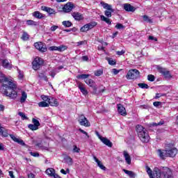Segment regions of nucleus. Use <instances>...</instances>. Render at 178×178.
<instances>
[{
  "label": "nucleus",
  "instance_id": "18",
  "mask_svg": "<svg viewBox=\"0 0 178 178\" xmlns=\"http://www.w3.org/2000/svg\"><path fill=\"white\" fill-rule=\"evenodd\" d=\"M168 157L170 158H175L176 155L177 154V148H171L169 149H167Z\"/></svg>",
  "mask_w": 178,
  "mask_h": 178
},
{
  "label": "nucleus",
  "instance_id": "48",
  "mask_svg": "<svg viewBox=\"0 0 178 178\" xmlns=\"http://www.w3.org/2000/svg\"><path fill=\"white\" fill-rule=\"evenodd\" d=\"M147 80L149 81H155V76L152 74H149L147 76Z\"/></svg>",
  "mask_w": 178,
  "mask_h": 178
},
{
  "label": "nucleus",
  "instance_id": "30",
  "mask_svg": "<svg viewBox=\"0 0 178 178\" xmlns=\"http://www.w3.org/2000/svg\"><path fill=\"white\" fill-rule=\"evenodd\" d=\"M124 173H125L126 175H127L129 177H130L131 178H134L136 177V173H134V172L133 171H129L125 169L122 170Z\"/></svg>",
  "mask_w": 178,
  "mask_h": 178
},
{
  "label": "nucleus",
  "instance_id": "5",
  "mask_svg": "<svg viewBox=\"0 0 178 178\" xmlns=\"http://www.w3.org/2000/svg\"><path fill=\"white\" fill-rule=\"evenodd\" d=\"M138 77H140V71L136 69L129 70L126 76L127 80H136Z\"/></svg>",
  "mask_w": 178,
  "mask_h": 178
},
{
  "label": "nucleus",
  "instance_id": "63",
  "mask_svg": "<svg viewBox=\"0 0 178 178\" xmlns=\"http://www.w3.org/2000/svg\"><path fill=\"white\" fill-rule=\"evenodd\" d=\"M5 149V146H3V144L0 143V151H3Z\"/></svg>",
  "mask_w": 178,
  "mask_h": 178
},
{
  "label": "nucleus",
  "instance_id": "41",
  "mask_svg": "<svg viewBox=\"0 0 178 178\" xmlns=\"http://www.w3.org/2000/svg\"><path fill=\"white\" fill-rule=\"evenodd\" d=\"M26 24L28 26H37V22L35 21L31 20V19H28L26 21Z\"/></svg>",
  "mask_w": 178,
  "mask_h": 178
},
{
  "label": "nucleus",
  "instance_id": "39",
  "mask_svg": "<svg viewBox=\"0 0 178 178\" xmlns=\"http://www.w3.org/2000/svg\"><path fill=\"white\" fill-rule=\"evenodd\" d=\"M143 19L144 22H146L147 23H153L152 19H151L147 15H143Z\"/></svg>",
  "mask_w": 178,
  "mask_h": 178
},
{
  "label": "nucleus",
  "instance_id": "35",
  "mask_svg": "<svg viewBox=\"0 0 178 178\" xmlns=\"http://www.w3.org/2000/svg\"><path fill=\"white\" fill-rule=\"evenodd\" d=\"M38 106H40V108H48L49 104L47 102H40L38 103Z\"/></svg>",
  "mask_w": 178,
  "mask_h": 178
},
{
  "label": "nucleus",
  "instance_id": "14",
  "mask_svg": "<svg viewBox=\"0 0 178 178\" xmlns=\"http://www.w3.org/2000/svg\"><path fill=\"white\" fill-rule=\"evenodd\" d=\"M49 49V51H58V52H63V51H66V49H67V46L63 44L58 47L51 46Z\"/></svg>",
  "mask_w": 178,
  "mask_h": 178
},
{
  "label": "nucleus",
  "instance_id": "59",
  "mask_svg": "<svg viewBox=\"0 0 178 178\" xmlns=\"http://www.w3.org/2000/svg\"><path fill=\"white\" fill-rule=\"evenodd\" d=\"M28 178H35V175L31 172L28 174Z\"/></svg>",
  "mask_w": 178,
  "mask_h": 178
},
{
  "label": "nucleus",
  "instance_id": "46",
  "mask_svg": "<svg viewBox=\"0 0 178 178\" xmlns=\"http://www.w3.org/2000/svg\"><path fill=\"white\" fill-rule=\"evenodd\" d=\"M162 124H165V121L162 120V121H160L159 123H156V122L152 123V126H154V127L162 126Z\"/></svg>",
  "mask_w": 178,
  "mask_h": 178
},
{
  "label": "nucleus",
  "instance_id": "11",
  "mask_svg": "<svg viewBox=\"0 0 178 178\" xmlns=\"http://www.w3.org/2000/svg\"><path fill=\"white\" fill-rule=\"evenodd\" d=\"M34 47L40 52H47V44L42 43V42H35L34 44Z\"/></svg>",
  "mask_w": 178,
  "mask_h": 178
},
{
  "label": "nucleus",
  "instance_id": "36",
  "mask_svg": "<svg viewBox=\"0 0 178 178\" xmlns=\"http://www.w3.org/2000/svg\"><path fill=\"white\" fill-rule=\"evenodd\" d=\"M39 79H41V80H44V81H48V76L45 75L44 73H40L38 74Z\"/></svg>",
  "mask_w": 178,
  "mask_h": 178
},
{
  "label": "nucleus",
  "instance_id": "55",
  "mask_svg": "<svg viewBox=\"0 0 178 178\" xmlns=\"http://www.w3.org/2000/svg\"><path fill=\"white\" fill-rule=\"evenodd\" d=\"M161 97H165V94H163V93H156L154 98L156 99H158V98H161Z\"/></svg>",
  "mask_w": 178,
  "mask_h": 178
},
{
  "label": "nucleus",
  "instance_id": "21",
  "mask_svg": "<svg viewBox=\"0 0 178 178\" xmlns=\"http://www.w3.org/2000/svg\"><path fill=\"white\" fill-rule=\"evenodd\" d=\"M124 9L127 12H135L136 11V8L129 3L124 4Z\"/></svg>",
  "mask_w": 178,
  "mask_h": 178
},
{
  "label": "nucleus",
  "instance_id": "44",
  "mask_svg": "<svg viewBox=\"0 0 178 178\" xmlns=\"http://www.w3.org/2000/svg\"><path fill=\"white\" fill-rule=\"evenodd\" d=\"M18 115L22 118V120H27V116H26V114H24V113L19 112Z\"/></svg>",
  "mask_w": 178,
  "mask_h": 178
},
{
  "label": "nucleus",
  "instance_id": "52",
  "mask_svg": "<svg viewBox=\"0 0 178 178\" xmlns=\"http://www.w3.org/2000/svg\"><path fill=\"white\" fill-rule=\"evenodd\" d=\"M81 133L83 134H85L87 138H90V135H88V133H87L86 131L81 129V128L79 129Z\"/></svg>",
  "mask_w": 178,
  "mask_h": 178
},
{
  "label": "nucleus",
  "instance_id": "47",
  "mask_svg": "<svg viewBox=\"0 0 178 178\" xmlns=\"http://www.w3.org/2000/svg\"><path fill=\"white\" fill-rule=\"evenodd\" d=\"M103 73H104V71H102V70H99L95 72V76H102Z\"/></svg>",
  "mask_w": 178,
  "mask_h": 178
},
{
  "label": "nucleus",
  "instance_id": "3",
  "mask_svg": "<svg viewBox=\"0 0 178 178\" xmlns=\"http://www.w3.org/2000/svg\"><path fill=\"white\" fill-rule=\"evenodd\" d=\"M102 6L104 8V9H106V10L104 11V15H100V19L102 22H105L107 24H112V21H111V19L109 17H112V13L115 12V10L112 8V5L106 3L104 1H102L101 3Z\"/></svg>",
  "mask_w": 178,
  "mask_h": 178
},
{
  "label": "nucleus",
  "instance_id": "34",
  "mask_svg": "<svg viewBox=\"0 0 178 178\" xmlns=\"http://www.w3.org/2000/svg\"><path fill=\"white\" fill-rule=\"evenodd\" d=\"M64 161H65L66 163H67V165H73V159H72V158H70V156H65L64 159Z\"/></svg>",
  "mask_w": 178,
  "mask_h": 178
},
{
  "label": "nucleus",
  "instance_id": "22",
  "mask_svg": "<svg viewBox=\"0 0 178 178\" xmlns=\"http://www.w3.org/2000/svg\"><path fill=\"white\" fill-rule=\"evenodd\" d=\"M42 10L47 12L49 15H55V13H56L54 8H51L47 6H42Z\"/></svg>",
  "mask_w": 178,
  "mask_h": 178
},
{
  "label": "nucleus",
  "instance_id": "27",
  "mask_svg": "<svg viewBox=\"0 0 178 178\" xmlns=\"http://www.w3.org/2000/svg\"><path fill=\"white\" fill-rule=\"evenodd\" d=\"M33 16L34 17H36V19H44V17H45V15H44V14L40 13L39 11L33 12Z\"/></svg>",
  "mask_w": 178,
  "mask_h": 178
},
{
  "label": "nucleus",
  "instance_id": "45",
  "mask_svg": "<svg viewBox=\"0 0 178 178\" xmlns=\"http://www.w3.org/2000/svg\"><path fill=\"white\" fill-rule=\"evenodd\" d=\"M41 99L43 100V102H49V99L51 98H49L48 96H45V95H42L41 96Z\"/></svg>",
  "mask_w": 178,
  "mask_h": 178
},
{
  "label": "nucleus",
  "instance_id": "7",
  "mask_svg": "<svg viewBox=\"0 0 178 178\" xmlns=\"http://www.w3.org/2000/svg\"><path fill=\"white\" fill-rule=\"evenodd\" d=\"M78 122L81 126H84V127H90L91 126L90 121L83 114L78 116Z\"/></svg>",
  "mask_w": 178,
  "mask_h": 178
},
{
  "label": "nucleus",
  "instance_id": "31",
  "mask_svg": "<svg viewBox=\"0 0 178 178\" xmlns=\"http://www.w3.org/2000/svg\"><path fill=\"white\" fill-rule=\"evenodd\" d=\"M46 173L51 177H54L56 175L54 168H48L47 170H46Z\"/></svg>",
  "mask_w": 178,
  "mask_h": 178
},
{
  "label": "nucleus",
  "instance_id": "56",
  "mask_svg": "<svg viewBox=\"0 0 178 178\" xmlns=\"http://www.w3.org/2000/svg\"><path fill=\"white\" fill-rule=\"evenodd\" d=\"M57 29H59V26L54 25L50 28V31H56Z\"/></svg>",
  "mask_w": 178,
  "mask_h": 178
},
{
  "label": "nucleus",
  "instance_id": "28",
  "mask_svg": "<svg viewBox=\"0 0 178 178\" xmlns=\"http://www.w3.org/2000/svg\"><path fill=\"white\" fill-rule=\"evenodd\" d=\"M2 65L6 69H12V64L8 60H3Z\"/></svg>",
  "mask_w": 178,
  "mask_h": 178
},
{
  "label": "nucleus",
  "instance_id": "9",
  "mask_svg": "<svg viewBox=\"0 0 178 178\" xmlns=\"http://www.w3.org/2000/svg\"><path fill=\"white\" fill-rule=\"evenodd\" d=\"M32 123H33V124H29L28 125L29 129H30V130H32V131L38 130V127H40V126H41V124H40V121H38V120H37L35 118L32 119Z\"/></svg>",
  "mask_w": 178,
  "mask_h": 178
},
{
  "label": "nucleus",
  "instance_id": "20",
  "mask_svg": "<svg viewBox=\"0 0 178 178\" xmlns=\"http://www.w3.org/2000/svg\"><path fill=\"white\" fill-rule=\"evenodd\" d=\"M123 156H124L126 163L128 165H131V157L130 156V154H129L127 151L123 152Z\"/></svg>",
  "mask_w": 178,
  "mask_h": 178
},
{
  "label": "nucleus",
  "instance_id": "64",
  "mask_svg": "<svg viewBox=\"0 0 178 178\" xmlns=\"http://www.w3.org/2000/svg\"><path fill=\"white\" fill-rule=\"evenodd\" d=\"M9 176L11 178H15V175H13V171H9Z\"/></svg>",
  "mask_w": 178,
  "mask_h": 178
},
{
  "label": "nucleus",
  "instance_id": "50",
  "mask_svg": "<svg viewBox=\"0 0 178 178\" xmlns=\"http://www.w3.org/2000/svg\"><path fill=\"white\" fill-rule=\"evenodd\" d=\"M120 72H122V70H117L116 68H113L112 70V73H113V74H115V76H116V74H118Z\"/></svg>",
  "mask_w": 178,
  "mask_h": 178
},
{
  "label": "nucleus",
  "instance_id": "19",
  "mask_svg": "<svg viewBox=\"0 0 178 178\" xmlns=\"http://www.w3.org/2000/svg\"><path fill=\"white\" fill-rule=\"evenodd\" d=\"M72 16L78 22H79L80 20H83L84 19V16L83 15V14L77 12L72 13Z\"/></svg>",
  "mask_w": 178,
  "mask_h": 178
},
{
  "label": "nucleus",
  "instance_id": "13",
  "mask_svg": "<svg viewBox=\"0 0 178 178\" xmlns=\"http://www.w3.org/2000/svg\"><path fill=\"white\" fill-rule=\"evenodd\" d=\"M157 154L161 159H166V158L169 157L168 154V149H159L157 150Z\"/></svg>",
  "mask_w": 178,
  "mask_h": 178
},
{
  "label": "nucleus",
  "instance_id": "23",
  "mask_svg": "<svg viewBox=\"0 0 178 178\" xmlns=\"http://www.w3.org/2000/svg\"><path fill=\"white\" fill-rule=\"evenodd\" d=\"M10 137L13 141H15V143H17L20 145H24V141H23L22 139L17 138L16 136H15V135L10 134Z\"/></svg>",
  "mask_w": 178,
  "mask_h": 178
},
{
  "label": "nucleus",
  "instance_id": "60",
  "mask_svg": "<svg viewBox=\"0 0 178 178\" xmlns=\"http://www.w3.org/2000/svg\"><path fill=\"white\" fill-rule=\"evenodd\" d=\"M149 40H152L154 41H158V39H156V38H154V36H152V35L149 36Z\"/></svg>",
  "mask_w": 178,
  "mask_h": 178
},
{
  "label": "nucleus",
  "instance_id": "58",
  "mask_svg": "<svg viewBox=\"0 0 178 178\" xmlns=\"http://www.w3.org/2000/svg\"><path fill=\"white\" fill-rule=\"evenodd\" d=\"M73 151H74V152H80V149L79 147H77V146H74Z\"/></svg>",
  "mask_w": 178,
  "mask_h": 178
},
{
  "label": "nucleus",
  "instance_id": "49",
  "mask_svg": "<svg viewBox=\"0 0 178 178\" xmlns=\"http://www.w3.org/2000/svg\"><path fill=\"white\" fill-rule=\"evenodd\" d=\"M30 155H31V156H34L35 158H38V156H40V153L39 152H29Z\"/></svg>",
  "mask_w": 178,
  "mask_h": 178
},
{
  "label": "nucleus",
  "instance_id": "6",
  "mask_svg": "<svg viewBox=\"0 0 178 178\" xmlns=\"http://www.w3.org/2000/svg\"><path fill=\"white\" fill-rule=\"evenodd\" d=\"M42 65H44V60L40 57H36L32 63V67L33 70H38Z\"/></svg>",
  "mask_w": 178,
  "mask_h": 178
},
{
  "label": "nucleus",
  "instance_id": "24",
  "mask_svg": "<svg viewBox=\"0 0 178 178\" xmlns=\"http://www.w3.org/2000/svg\"><path fill=\"white\" fill-rule=\"evenodd\" d=\"M101 141H102V143H103V144H104L107 147H109L110 148H111L113 144H112V142H111V140H109V139H108L107 138L103 137V138H102Z\"/></svg>",
  "mask_w": 178,
  "mask_h": 178
},
{
  "label": "nucleus",
  "instance_id": "53",
  "mask_svg": "<svg viewBox=\"0 0 178 178\" xmlns=\"http://www.w3.org/2000/svg\"><path fill=\"white\" fill-rule=\"evenodd\" d=\"M154 106H155L156 108H159V106H161L162 105V102H154L153 103Z\"/></svg>",
  "mask_w": 178,
  "mask_h": 178
},
{
  "label": "nucleus",
  "instance_id": "32",
  "mask_svg": "<svg viewBox=\"0 0 178 178\" xmlns=\"http://www.w3.org/2000/svg\"><path fill=\"white\" fill-rule=\"evenodd\" d=\"M27 99V93L26 92L22 91V96L20 98V102L21 104H24V102H26V100Z\"/></svg>",
  "mask_w": 178,
  "mask_h": 178
},
{
  "label": "nucleus",
  "instance_id": "29",
  "mask_svg": "<svg viewBox=\"0 0 178 178\" xmlns=\"http://www.w3.org/2000/svg\"><path fill=\"white\" fill-rule=\"evenodd\" d=\"M0 134L3 136V137H8L9 136V133L8 132V129H5V127H1L0 129Z\"/></svg>",
  "mask_w": 178,
  "mask_h": 178
},
{
  "label": "nucleus",
  "instance_id": "40",
  "mask_svg": "<svg viewBox=\"0 0 178 178\" xmlns=\"http://www.w3.org/2000/svg\"><path fill=\"white\" fill-rule=\"evenodd\" d=\"M62 24L65 27H72V26H73V24H72L70 21H63Z\"/></svg>",
  "mask_w": 178,
  "mask_h": 178
},
{
  "label": "nucleus",
  "instance_id": "42",
  "mask_svg": "<svg viewBox=\"0 0 178 178\" xmlns=\"http://www.w3.org/2000/svg\"><path fill=\"white\" fill-rule=\"evenodd\" d=\"M29 38H30V36L29 35V34L27 33L24 32L22 34V40H23V41H28Z\"/></svg>",
  "mask_w": 178,
  "mask_h": 178
},
{
  "label": "nucleus",
  "instance_id": "54",
  "mask_svg": "<svg viewBox=\"0 0 178 178\" xmlns=\"http://www.w3.org/2000/svg\"><path fill=\"white\" fill-rule=\"evenodd\" d=\"M86 44H87V41H86V40H83V41L76 42L77 47H80V45H84Z\"/></svg>",
  "mask_w": 178,
  "mask_h": 178
},
{
  "label": "nucleus",
  "instance_id": "10",
  "mask_svg": "<svg viewBox=\"0 0 178 178\" xmlns=\"http://www.w3.org/2000/svg\"><path fill=\"white\" fill-rule=\"evenodd\" d=\"M157 70L159 72V73H161V74L165 78V79H172V74H170V72L168 71L166 68H163L162 67H157Z\"/></svg>",
  "mask_w": 178,
  "mask_h": 178
},
{
  "label": "nucleus",
  "instance_id": "16",
  "mask_svg": "<svg viewBox=\"0 0 178 178\" xmlns=\"http://www.w3.org/2000/svg\"><path fill=\"white\" fill-rule=\"evenodd\" d=\"M73 8H74V5L72 3H67L63 7V12L69 13V12L73 10Z\"/></svg>",
  "mask_w": 178,
  "mask_h": 178
},
{
  "label": "nucleus",
  "instance_id": "2",
  "mask_svg": "<svg viewBox=\"0 0 178 178\" xmlns=\"http://www.w3.org/2000/svg\"><path fill=\"white\" fill-rule=\"evenodd\" d=\"M145 169L149 178H173L172 170L168 167L154 168L152 171L149 166L146 165Z\"/></svg>",
  "mask_w": 178,
  "mask_h": 178
},
{
  "label": "nucleus",
  "instance_id": "51",
  "mask_svg": "<svg viewBox=\"0 0 178 178\" xmlns=\"http://www.w3.org/2000/svg\"><path fill=\"white\" fill-rule=\"evenodd\" d=\"M115 29H118V30H122V29H124V26L122 24H117L115 25Z\"/></svg>",
  "mask_w": 178,
  "mask_h": 178
},
{
  "label": "nucleus",
  "instance_id": "62",
  "mask_svg": "<svg viewBox=\"0 0 178 178\" xmlns=\"http://www.w3.org/2000/svg\"><path fill=\"white\" fill-rule=\"evenodd\" d=\"M96 135L97 136L98 138H99L100 140H102V138H104L101 136V135H99V133H98V131H96Z\"/></svg>",
  "mask_w": 178,
  "mask_h": 178
},
{
  "label": "nucleus",
  "instance_id": "61",
  "mask_svg": "<svg viewBox=\"0 0 178 178\" xmlns=\"http://www.w3.org/2000/svg\"><path fill=\"white\" fill-rule=\"evenodd\" d=\"M82 60L85 62H87V60H88V56H82Z\"/></svg>",
  "mask_w": 178,
  "mask_h": 178
},
{
  "label": "nucleus",
  "instance_id": "37",
  "mask_svg": "<svg viewBox=\"0 0 178 178\" xmlns=\"http://www.w3.org/2000/svg\"><path fill=\"white\" fill-rule=\"evenodd\" d=\"M106 59L108 61V65H111V66H115V65H116V60H113V58H106Z\"/></svg>",
  "mask_w": 178,
  "mask_h": 178
},
{
  "label": "nucleus",
  "instance_id": "25",
  "mask_svg": "<svg viewBox=\"0 0 178 178\" xmlns=\"http://www.w3.org/2000/svg\"><path fill=\"white\" fill-rule=\"evenodd\" d=\"M48 104L51 106H58V105H59V103L58 102V99L54 97H51L49 99Z\"/></svg>",
  "mask_w": 178,
  "mask_h": 178
},
{
  "label": "nucleus",
  "instance_id": "38",
  "mask_svg": "<svg viewBox=\"0 0 178 178\" xmlns=\"http://www.w3.org/2000/svg\"><path fill=\"white\" fill-rule=\"evenodd\" d=\"M56 73H59V70L58 69H54L49 72V76H51L53 79L56 76Z\"/></svg>",
  "mask_w": 178,
  "mask_h": 178
},
{
  "label": "nucleus",
  "instance_id": "1",
  "mask_svg": "<svg viewBox=\"0 0 178 178\" xmlns=\"http://www.w3.org/2000/svg\"><path fill=\"white\" fill-rule=\"evenodd\" d=\"M0 81L2 84V92L6 97H9L11 99H16L17 98V91H16V84L13 83L12 79L3 76Z\"/></svg>",
  "mask_w": 178,
  "mask_h": 178
},
{
  "label": "nucleus",
  "instance_id": "33",
  "mask_svg": "<svg viewBox=\"0 0 178 178\" xmlns=\"http://www.w3.org/2000/svg\"><path fill=\"white\" fill-rule=\"evenodd\" d=\"M88 77H90V74H79L76 76V79L84 80V81H86V80H88Z\"/></svg>",
  "mask_w": 178,
  "mask_h": 178
},
{
  "label": "nucleus",
  "instance_id": "4",
  "mask_svg": "<svg viewBox=\"0 0 178 178\" xmlns=\"http://www.w3.org/2000/svg\"><path fill=\"white\" fill-rule=\"evenodd\" d=\"M136 131H137L138 137H139L142 143L149 142V135L148 134V131H147V129H145V128H144L141 125H137Z\"/></svg>",
  "mask_w": 178,
  "mask_h": 178
},
{
  "label": "nucleus",
  "instance_id": "8",
  "mask_svg": "<svg viewBox=\"0 0 178 178\" xmlns=\"http://www.w3.org/2000/svg\"><path fill=\"white\" fill-rule=\"evenodd\" d=\"M97 24V23L96 22H91L88 24H86L81 28V31L82 33H86V31H88L89 30L94 29V27H95Z\"/></svg>",
  "mask_w": 178,
  "mask_h": 178
},
{
  "label": "nucleus",
  "instance_id": "57",
  "mask_svg": "<svg viewBox=\"0 0 178 178\" xmlns=\"http://www.w3.org/2000/svg\"><path fill=\"white\" fill-rule=\"evenodd\" d=\"M126 51H124V50H122L120 51H116V55H119L120 56H122V55H124V54L125 53Z\"/></svg>",
  "mask_w": 178,
  "mask_h": 178
},
{
  "label": "nucleus",
  "instance_id": "26",
  "mask_svg": "<svg viewBox=\"0 0 178 178\" xmlns=\"http://www.w3.org/2000/svg\"><path fill=\"white\" fill-rule=\"evenodd\" d=\"M93 158L94 161H96V163H97V166H99L100 169H102V170H106V167L103 165L102 163L99 161V160H98L96 156H94Z\"/></svg>",
  "mask_w": 178,
  "mask_h": 178
},
{
  "label": "nucleus",
  "instance_id": "12",
  "mask_svg": "<svg viewBox=\"0 0 178 178\" xmlns=\"http://www.w3.org/2000/svg\"><path fill=\"white\" fill-rule=\"evenodd\" d=\"M85 83L89 86V87H91L93 90L94 94L97 92V90H98V86H97V83L92 80V79H86L85 80Z\"/></svg>",
  "mask_w": 178,
  "mask_h": 178
},
{
  "label": "nucleus",
  "instance_id": "17",
  "mask_svg": "<svg viewBox=\"0 0 178 178\" xmlns=\"http://www.w3.org/2000/svg\"><path fill=\"white\" fill-rule=\"evenodd\" d=\"M117 107H118V111L120 115H121L122 116H126V115H127L126 108H124V106H123V105L119 104H118Z\"/></svg>",
  "mask_w": 178,
  "mask_h": 178
},
{
  "label": "nucleus",
  "instance_id": "15",
  "mask_svg": "<svg viewBox=\"0 0 178 178\" xmlns=\"http://www.w3.org/2000/svg\"><path fill=\"white\" fill-rule=\"evenodd\" d=\"M78 88L80 90L81 92L83 94V95H88V91H87V89H86V85L83 84L81 82H77L76 83Z\"/></svg>",
  "mask_w": 178,
  "mask_h": 178
},
{
  "label": "nucleus",
  "instance_id": "43",
  "mask_svg": "<svg viewBox=\"0 0 178 178\" xmlns=\"http://www.w3.org/2000/svg\"><path fill=\"white\" fill-rule=\"evenodd\" d=\"M138 87H140V88H146V89L149 88V86H148V84L144 83H140L138 84Z\"/></svg>",
  "mask_w": 178,
  "mask_h": 178
}]
</instances>
